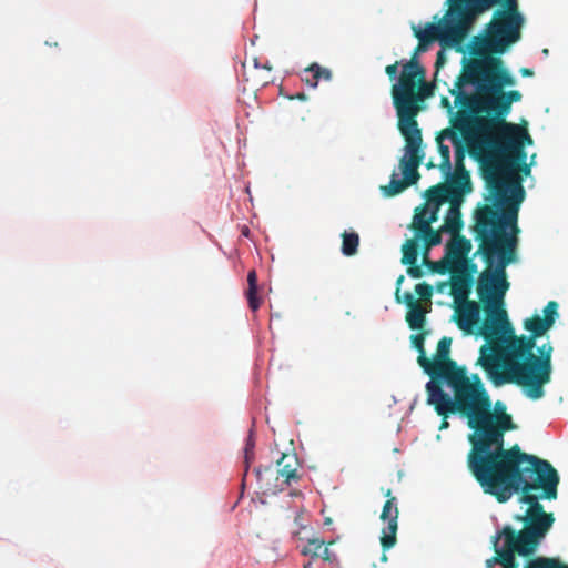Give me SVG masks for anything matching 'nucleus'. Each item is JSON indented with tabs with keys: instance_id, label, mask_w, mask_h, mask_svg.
<instances>
[{
	"instance_id": "obj_1",
	"label": "nucleus",
	"mask_w": 568,
	"mask_h": 568,
	"mask_svg": "<svg viewBox=\"0 0 568 568\" xmlns=\"http://www.w3.org/2000/svg\"><path fill=\"white\" fill-rule=\"evenodd\" d=\"M469 53L471 57L463 59V69L449 92L458 106L452 130L463 136L473 156L499 143L514 146L525 132L519 124L506 121L511 104L523 95L517 90H504L515 85L516 80L503 60L489 52L477 53L470 43Z\"/></svg>"
},
{
	"instance_id": "obj_2",
	"label": "nucleus",
	"mask_w": 568,
	"mask_h": 568,
	"mask_svg": "<svg viewBox=\"0 0 568 568\" xmlns=\"http://www.w3.org/2000/svg\"><path fill=\"white\" fill-rule=\"evenodd\" d=\"M558 303L550 301L542 310L544 316L532 315L524 321L529 335H516L509 323L496 327V339L480 347L478 364L495 386L516 384L524 394L537 400L545 396V385L551 381L554 347L547 342L534 354L537 338L544 336L559 317Z\"/></svg>"
},
{
	"instance_id": "obj_3",
	"label": "nucleus",
	"mask_w": 568,
	"mask_h": 568,
	"mask_svg": "<svg viewBox=\"0 0 568 568\" xmlns=\"http://www.w3.org/2000/svg\"><path fill=\"white\" fill-rule=\"evenodd\" d=\"M426 403L440 414L458 413L467 418L473 430L468 434L470 450L467 466L505 445V434L515 428L506 406L497 402L493 408L490 396L478 374L468 375L466 366L443 378L427 382Z\"/></svg>"
},
{
	"instance_id": "obj_4",
	"label": "nucleus",
	"mask_w": 568,
	"mask_h": 568,
	"mask_svg": "<svg viewBox=\"0 0 568 568\" xmlns=\"http://www.w3.org/2000/svg\"><path fill=\"white\" fill-rule=\"evenodd\" d=\"M485 494L506 503L521 493L519 501L528 505L526 511L544 509L539 499L557 498L559 475L546 459L527 454L516 444L498 448L467 466Z\"/></svg>"
},
{
	"instance_id": "obj_5",
	"label": "nucleus",
	"mask_w": 568,
	"mask_h": 568,
	"mask_svg": "<svg viewBox=\"0 0 568 568\" xmlns=\"http://www.w3.org/2000/svg\"><path fill=\"white\" fill-rule=\"evenodd\" d=\"M507 229L498 224L496 213L490 207H485L475 219V239L479 241V252L487 265L478 275L476 286L486 314L479 334L486 342L496 339V327L500 324L504 323V328L509 327L507 312L504 308L505 296L510 285L506 266L514 260L518 233H507Z\"/></svg>"
},
{
	"instance_id": "obj_6",
	"label": "nucleus",
	"mask_w": 568,
	"mask_h": 568,
	"mask_svg": "<svg viewBox=\"0 0 568 568\" xmlns=\"http://www.w3.org/2000/svg\"><path fill=\"white\" fill-rule=\"evenodd\" d=\"M527 123L519 124L525 133L515 140L514 146L497 144L487 146L473 158L480 164L481 175L485 180L488 195L485 197L490 204H484L476 209L474 219H477L485 207H490L496 213L498 224L507 226L514 233H519L517 225L518 211L525 199V189L519 175L530 174V165L526 163L527 153L525 145L532 144Z\"/></svg>"
},
{
	"instance_id": "obj_7",
	"label": "nucleus",
	"mask_w": 568,
	"mask_h": 568,
	"mask_svg": "<svg viewBox=\"0 0 568 568\" xmlns=\"http://www.w3.org/2000/svg\"><path fill=\"white\" fill-rule=\"evenodd\" d=\"M463 2L467 16L473 23L474 19L493 7L501 3L504 9L495 12L494 18L486 24L484 34L475 36L470 44L476 47L477 53L489 52L499 55L520 39V29L524 18L518 11L517 0H459Z\"/></svg>"
},
{
	"instance_id": "obj_8",
	"label": "nucleus",
	"mask_w": 568,
	"mask_h": 568,
	"mask_svg": "<svg viewBox=\"0 0 568 568\" xmlns=\"http://www.w3.org/2000/svg\"><path fill=\"white\" fill-rule=\"evenodd\" d=\"M430 94L425 81V69L413 57L402 67L398 83L392 87L393 103L397 112V128L400 134H422L417 123V115L422 110L420 103Z\"/></svg>"
},
{
	"instance_id": "obj_9",
	"label": "nucleus",
	"mask_w": 568,
	"mask_h": 568,
	"mask_svg": "<svg viewBox=\"0 0 568 568\" xmlns=\"http://www.w3.org/2000/svg\"><path fill=\"white\" fill-rule=\"evenodd\" d=\"M447 1L449 9L445 17L438 23H427L424 30L413 27L414 36L423 44H430L437 40L443 48H457L458 51H463L460 45L468 34L471 23L463 2L459 0Z\"/></svg>"
},
{
	"instance_id": "obj_10",
	"label": "nucleus",
	"mask_w": 568,
	"mask_h": 568,
	"mask_svg": "<svg viewBox=\"0 0 568 568\" xmlns=\"http://www.w3.org/2000/svg\"><path fill=\"white\" fill-rule=\"evenodd\" d=\"M405 140V154L399 160V168L404 179H398L396 173H393L390 181L387 185L381 186L382 193L392 197L402 193L408 186L416 184L420 178L418 166L424 160V152L422 150L423 136L418 133L402 134Z\"/></svg>"
},
{
	"instance_id": "obj_11",
	"label": "nucleus",
	"mask_w": 568,
	"mask_h": 568,
	"mask_svg": "<svg viewBox=\"0 0 568 568\" xmlns=\"http://www.w3.org/2000/svg\"><path fill=\"white\" fill-rule=\"evenodd\" d=\"M276 466V469L271 466L254 468L258 489L263 494L275 495L283 491L285 486L297 483L301 478L297 473L298 459L295 454H282Z\"/></svg>"
},
{
	"instance_id": "obj_12",
	"label": "nucleus",
	"mask_w": 568,
	"mask_h": 568,
	"mask_svg": "<svg viewBox=\"0 0 568 568\" xmlns=\"http://www.w3.org/2000/svg\"><path fill=\"white\" fill-rule=\"evenodd\" d=\"M495 556L493 561H499L503 568H517L515 554L527 557L534 554L528 550V546L523 544L516 536V530L510 526H505L493 539Z\"/></svg>"
},
{
	"instance_id": "obj_13",
	"label": "nucleus",
	"mask_w": 568,
	"mask_h": 568,
	"mask_svg": "<svg viewBox=\"0 0 568 568\" xmlns=\"http://www.w3.org/2000/svg\"><path fill=\"white\" fill-rule=\"evenodd\" d=\"M517 520L524 523V528L516 532V536L528 546V550L535 551L540 540L552 527L555 517L552 513L540 509L538 511H526L524 516H517Z\"/></svg>"
},
{
	"instance_id": "obj_14",
	"label": "nucleus",
	"mask_w": 568,
	"mask_h": 568,
	"mask_svg": "<svg viewBox=\"0 0 568 568\" xmlns=\"http://www.w3.org/2000/svg\"><path fill=\"white\" fill-rule=\"evenodd\" d=\"M450 345V337H442L437 344L436 354L432 359L428 358L426 374L430 377L429 382L440 383L443 378L462 368L449 357Z\"/></svg>"
},
{
	"instance_id": "obj_15",
	"label": "nucleus",
	"mask_w": 568,
	"mask_h": 568,
	"mask_svg": "<svg viewBox=\"0 0 568 568\" xmlns=\"http://www.w3.org/2000/svg\"><path fill=\"white\" fill-rule=\"evenodd\" d=\"M390 489H387L385 496L388 498L382 509L381 519L383 521H387V526L383 528L381 536V545L383 550L386 551L395 546L397 538V528H398V508L396 504V498L390 496Z\"/></svg>"
},
{
	"instance_id": "obj_16",
	"label": "nucleus",
	"mask_w": 568,
	"mask_h": 568,
	"mask_svg": "<svg viewBox=\"0 0 568 568\" xmlns=\"http://www.w3.org/2000/svg\"><path fill=\"white\" fill-rule=\"evenodd\" d=\"M455 322L465 334H473L480 320V307L475 301H466L455 308Z\"/></svg>"
},
{
	"instance_id": "obj_17",
	"label": "nucleus",
	"mask_w": 568,
	"mask_h": 568,
	"mask_svg": "<svg viewBox=\"0 0 568 568\" xmlns=\"http://www.w3.org/2000/svg\"><path fill=\"white\" fill-rule=\"evenodd\" d=\"M402 263L408 265L407 274L413 278H420L424 272L420 266L417 265L419 244L417 239L407 240L402 246Z\"/></svg>"
},
{
	"instance_id": "obj_18",
	"label": "nucleus",
	"mask_w": 568,
	"mask_h": 568,
	"mask_svg": "<svg viewBox=\"0 0 568 568\" xmlns=\"http://www.w3.org/2000/svg\"><path fill=\"white\" fill-rule=\"evenodd\" d=\"M445 184L455 202H462L463 196L471 191L470 175L464 165L460 169H456L452 179Z\"/></svg>"
},
{
	"instance_id": "obj_19",
	"label": "nucleus",
	"mask_w": 568,
	"mask_h": 568,
	"mask_svg": "<svg viewBox=\"0 0 568 568\" xmlns=\"http://www.w3.org/2000/svg\"><path fill=\"white\" fill-rule=\"evenodd\" d=\"M473 278L469 274L453 275L450 280V295L457 304L470 301Z\"/></svg>"
},
{
	"instance_id": "obj_20",
	"label": "nucleus",
	"mask_w": 568,
	"mask_h": 568,
	"mask_svg": "<svg viewBox=\"0 0 568 568\" xmlns=\"http://www.w3.org/2000/svg\"><path fill=\"white\" fill-rule=\"evenodd\" d=\"M460 202H454L450 204L444 224L440 226V231L449 233L452 235L459 234L463 227L462 212L459 209Z\"/></svg>"
},
{
	"instance_id": "obj_21",
	"label": "nucleus",
	"mask_w": 568,
	"mask_h": 568,
	"mask_svg": "<svg viewBox=\"0 0 568 568\" xmlns=\"http://www.w3.org/2000/svg\"><path fill=\"white\" fill-rule=\"evenodd\" d=\"M301 79L308 87L316 88L321 79L325 81L332 79V71L314 62L303 70Z\"/></svg>"
},
{
	"instance_id": "obj_22",
	"label": "nucleus",
	"mask_w": 568,
	"mask_h": 568,
	"mask_svg": "<svg viewBox=\"0 0 568 568\" xmlns=\"http://www.w3.org/2000/svg\"><path fill=\"white\" fill-rule=\"evenodd\" d=\"M447 256L460 262L465 261L470 248V241L459 234L453 235V240L447 244Z\"/></svg>"
},
{
	"instance_id": "obj_23",
	"label": "nucleus",
	"mask_w": 568,
	"mask_h": 568,
	"mask_svg": "<svg viewBox=\"0 0 568 568\" xmlns=\"http://www.w3.org/2000/svg\"><path fill=\"white\" fill-rule=\"evenodd\" d=\"M445 183H439L429 187L426 192L427 201L429 205L440 206L445 202L450 204L455 202Z\"/></svg>"
},
{
	"instance_id": "obj_24",
	"label": "nucleus",
	"mask_w": 568,
	"mask_h": 568,
	"mask_svg": "<svg viewBox=\"0 0 568 568\" xmlns=\"http://www.w3.org/2000/svg\"><path fill=\"white\" fill-rule=\"evenodd\" d=\"M427 310H425L420 302L408 307V312L406 314V322L408 323L409 328L414 331L422 329L425 324V316Z\"/></svg>"
},
{
	"instance_id": "obj_25",
	"label": "nucleus",
	"mask_w": 568,
	"mask_h": 568,
	"mask_svg": "<svg viewBox=\"0 0 568 568\" xmlns=\"http://www.w3.org/2000/svg\"><path fill=\"white\" fill-rule=\"evenodd\" d=\"M248 288L246 291V298L250 308L255 312L261 306V300L257 297V274L255 270H251L247 274Z\"/></svg>"
},
{
	"instance_id": "obj_26",
	"label": "nucleus",
	"mask_w": 568,
	"mask_h": 568,
	"mask_svg": "<svg viewBox=\"0 0 568 568\" xmlns=\"http://www.w3.org/2000/svg\"><path fill=\"white\" fill-rule=\"evenodd\" d=\"M422 227L423 229L419 227V232L416 234L423 237L426 251H429L430 247L442 243L443 232L440 231V229L438 231H435L432 229V226H428L427 223L425 225H422Z\"/></svg>"
},
{
	"instance_id": "obj_27",
	"label": "nucleus",
	"mask_w": 568,
	"mask_h": 568,
	"mask_svg": "<svg viewBox=\"0 0 568 568\" xmlns=\"http://www.w3.org/2000/svg\"><path fill=\"white\" fill-rule=\"evenodd\" d=\"M342 253L346 256H353L357 253L359 245V236L356 232L342 233Z\"/></svg>"
},
{
	"instance_id": "obj_28",
	"label": "nucleus",
	"mask_w": 568,
	"mask_h": 568,
	"mask_svg": "<svg viewBox=\"0 0 568 568\" xmlns=\"http://www.w3.org/2000/svg\"><path fill=\"white\" fill-rule=\"evenodd\" d=\"M425 335H426V332L414 334L410 336V341H412L413 346L418 352L417 362H418L419 366L423 368V371L426 373L428 357L426 356V352H425V347H424Z\"/></svg>"
},
{
	"instance_id": "obj_29",
	"label": "nucleus",
	"mask_w": 568,
	"mask_h": 568,
	"mask_svg": "<svg viewBox=\"0 0 568 568\" xmlns=\"http://www.w3.org/2000/svg\"><path fill=\"white\" fill-rule=\"evenodd\" d=\"M443 135H446L452 139L456 150H455V162H456V169H460L462 165H464L463 161L465 158V149L458 138V131L446 129L443 131Z\"/></svg>"
},
{
	"instance_id": "obj_30",
	"label": "nucleus",
	"mask_w": 568,
	"mask_h": 568,
	"mask_svg": "<svg viewBox=\"0 0 568 568\" xmlns=\"http://www.w3.org/2000/svg\"><path fill=\"white\" fill-rule=\"evenodd\" d=\"M254 449H255V439L253 437V433L251 432L248 437H247V439H246L245 447H244V466H245V469H244V476H243V479H242V486L245 485V480H246V476H247V473H248V469H250V465L254 462V458H255Z\"/></svg>"
},
{
	"instance_id": "obj_31",
	"label": "nucleus",
	"mask_w": 568,
	"mask_h": 568,
	"mask_svg": "<svg viewBox=\"0 0 568 568\" xmlns=\"http://www.w3.org/2000/svg\"><path fill=\"white\" fill-rule=\"evenodd\" d=\"M526 568H568L556 558L538 557L531 560Z\"/></svg>"
},
{
	"instance_id": "obj_32",
	"label": "nucleus",
	"mask_w": 568,
	"mask_h": 568,
	"mask_svg": "<svg viewBox=\"0 0 568 568\" xmlns=\"http://www.w3.org/2000/svg\"><path fill=\"white\" fill-rule=\"evenodd\" d=\"M427 217H428V207L426 204L420 207H417L415 210L412 227L416 233L419 232V227L423 229L422 227L423 222L427 221Z\"/></svg>"
},
{
	"instance_id": "obj_33",
	"label": "nucleus",
	"mask_w": 568,
	"mask_h": 568,
	"mask_svg": "<svg viewBox=\"0 0 568 568\" xmlns=\"http://www.w3.org/2000/svg\"><path fill=\"white\" fill-rule=\"evenodd\" d=\"M415 293L422 301L430 302L433 296V286L428 283H418L415 285Z\"/></svg>"
},
{
	"instance_id": "obj_34",
	"label": "nucleus",
	"mask_w": 568,
	"mask_h": 568,
	"mask_svg": "<svg viewBox=\"0 0 568 568\" xmlns=\"http://www.w3.org/2000/svg\"><path fill=\"white\" fill-rule=\"evenodd\" d=\"M438 151L442 158L440 168L443 170H450V151L449 148L442 143V141L438 139Z\"/></svg>"
},
{
	"instance_id": "obj_35",
	"label": "nucleus",
	"mask_w": 568,
	"mask_h": 568,
	"mask_svg": "<svg viewBox=\"0 0 568 568\" xmlns=\"http://www.w3.org/2000/svg\"><path fill=\"white\" fill-rule=\"evenodd\" d=\"M429 270L433 273L445 274L449 270V262L446 257L437 262H429Z\"/></svg>"
},
{
	"instance_id": "obj_36",
	"label": "nucleus",
	"mask_w": 568,
	"mask_h": 568,
	"mask_svg": "<svg viewBox=\"0 0 568 568\" xmlns=\"http://www.w3.org/2000/svg\"><path fill=\"white\" fill-rule=\"evenodd\" d=\"M310 545H311V546H312V545H313V546H315V547H314V549L305 548V549L303 550V555H308V554H311V552H312L314 557H317V556H318V550L323 548V549H324V559H325V560H328V559H329V558H328V549H327L326 547H324V546H323V542H318V541L313 540V541H311V542H310Z\"/></svg>"
},
{
	"instance_id": "obj_37",
	"label": "nucleus",
	"mask_w": 568,
	"mask_h": 568,
	"mask_svg": "<svg viewBox=\"0 0 568 568\" xmlns=\"http://www.w3.org/2000/svg\"><path fill=\"white\" fill-rule=\"evenodd\" d=\"M438 211H439V206L434 205V209L430 212H428L427 221H424L423 225H425L427 223L428 226H430L432 223L436 222L438 219Z\"/></svg>"
},
{
	"instance_id": "obj_38",
	"label": "nucleus",
	"mask_w": 568,
	"mask_h": 568,
	"mask_svg": "<svg viewBox=\"0 0 568 568\" xmlns=\"http://www.w3.org/2000/svg\"><path fill=\"white\" fill-rule=\"evenodd\" d=\"M398 65H399V63L396 61L395 63L389 64L385 68V72L389 77L390 80H393L397 77Z\"/></svg>"
},
{
	"instance_id": "obj_39",
	"label": "nucleus",
	"mask_w": 568,
	"mask_h": 568,
	"mask_svg": "<svg viewBox=\"0 0 568 568\" xmlns=\"http://www.w3.org/2000/svg\"><path fill=\"white\" fill-rule=\"evenodd\" d=\"M403 302L406 304L407 307H410L417 303H419V301L415 300V297L413 296L412 293L409 292H405L403 294Z\"/></svg>"
},
{
	"instance_id": "obj_40",
	"label": "nucleus",
	"mask_w": 568,
	"mask_h": 568,
	"mask_svg": "<svg viewBox=\"0 0 568 568\" xmlns=\"http://www.w3.org/2000/svg\"><path fill=\"white\" fill-rule=\"evenodd\" d=\"M437 413L438 416L442 417V422H440V425H439V429L443 430V429H446L449 427V423L447 422L448 417L450 415H454L455 413H447V415L445 416V414H440L438 410H435Z\"/></svg>"
},
{
	"instance_id": "obj_41",
	"label": "nucleus",
	"mask_w": 568,
	"mask_h": 568,
	"mask_svg": "<svg viewBox=\"0 0 568 568\" xmlns=\"http://www.w3.org/2000/svg\"><path fill=\"white\" fill-rule=\"evenodd\" d=\"M404 275H400L398 278H397V282H396V292H395V297H396V301L397 302H402L400 300V285L402 283L404 282Z\"/></svg>"
},
{
	"instance_id": "obj_42",
	"label": "nucleus",
	"mask_w": 568,
	"mask_h": 568,
	"mask_svg": "<svg viewBox=\"0 0 568 568\" xmlns=\"http://www.w3.org/2000/svg\"><path fill=\"white\" fill-rule=\"evenodd\" d=\"M446 62V54H445V51L442 49L437 52V57H436V67L439 68L440 65H443L444 63Z\"/></svg>"
},
{
	"instance_id": "obj_43",
	"label": "nucleus",
	"mask_w": 568,
	"mask_h": 568,
	"mask_svg": "<svg viewBox=\"0 0 568 568\" xmlns=\"http://www.w3.org/2000/svg\"><path fill=\"white\" fill-rule=\"evenodd\" d=\"M442 105L445 106L450 114L453 113V106L450 105L448 98H442Z\"/></svg>"
},
{
	"instance_id": "obj_44",
	"label": "nucleus",
	"mask_w": 568,
	"mask_h": 568,
	"mask_svg": "<svg viewBox=\"0 0 568 568\" xmlns=\"http://www.w3.org/2000/svg\"><path fill=\"white\" fill-rule=\"evenodd\" d=\"M427 45L428 44H423L422 42L418 43L417 48L415 49V52H414V55L416 58V55L418 54V52H422V51H425L427 49Z\"/></svg>"
},
{
	"instance_id": "obj_45",
	"label": "nucleus",
	"mask_w": 568,
	"mask_h": 568,
	"mask_svg": "<svg viewBox=\"0 0 568 568\" xmlns=\"http://www.w3.org/2000/svg\"><path fill=\"white\" fill-rule=\"evenodd\" d=\"M520 73L523 77H532L534 75V71L531 69H527V68H523L520 70Z\"/></svg>"
},
{
	"instance_id": "obj_46",
	"label": "nucleus",
	"mask_w": 568,
	"mask_h": 568,
	"mask_svg": "<svg viewBox=\"0 0 568 568\" xmlns=\"http://www.w3.org/2000/svg\"><path fill=\"white\" fill-rule=\"evenodd\" d=\"M429 260H428V251L424 250V254H423V263L424 265H426L428 268H429Z\"/></svg>"
},
{
	"instance_id": "obj_47",
	"label": "nucleus",
	"mask_w": 568,
	"mask_h": 568,
	"mask_svg": "<svg viewBox=\"0 0 568 568\" xmlns=\"http://www.w3.org/2000/svg\"><path fill=\"white\" fill-rule=\"evenodd\" d=\"M494 557L486 560V568H493L496 564L499 565V561H493Z\"/></svg>"
},
{
	"instance_id": "obj_48",
	"label": "nucleus",
	"mask_w": 568,
	"mask_h": 568,
	"mask_svg": "<svg viewBox=\"0 0 568 568\" xmlns=\"http://www.w3.org/2000/svg\"><path fill=\"white\" fill-rule=\"evenodd\" d=\"M297 99L300 100H304L305 99V94L304 93H300L296 95Z\"/></svg>"
},
{
	"instance_id": "obj_49",
	"label": "nucleus",
	"mask_w": 568,
	"mask_h": 568,
	"mask_svg": "<svg viewBox=\"0 0 568 568\" xmlns=\"http://www.w3.org/2000/svg\"><path fill=\"white\" fill-rule=\"evenodd\" d=\"M381 559H382V561H387V559H388V558H387V556H386V554H385V552H383V555H382V558H381Z\"/></svg>"
},
{
	"instance_id": "obj_50",
	"label": "nucleus",
	"mask_w": 568,
	"mask_h": 568,
	"mask_svg": "<svg viewBox=\"0 0 568 568\" xmlns=\"http://www.w3.org/2000/svg\"><path fill=\"white\" fill-rule=\"evenodd\" d=\"M303 568H313V567H312V565L308 562V564L304 565V567H303Z\"/></svg>"
}]
</instances>
